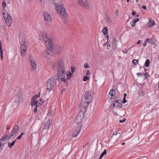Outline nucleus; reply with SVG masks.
I'll return each mask as SVG.
<instances>
[{"mask_svg":"<svg viewBox=\"0 0 159 159\" xmlns=\"http://www.w3.org/2000/svg\"><path fill=\"white\" fill-rule=\"evenodd\" d=\"M65 89H63L62 91H61V93H62L63 92H64L65 91Z\"/></svg>","mask_w":159,"mask_h":159,"instance_id":"bf43d9fd","label":"nucleus"},{"mask_svg":"<svg viewBox=\"0 0 159 159\" xmlns=\"http://www.w3.org/2000/svg\"><path fill=\"white\" fill-rule=\"evenodd\" d=\"M105 37H106L107 38V41H108L109 40V36L108 35V34L105 35Z\"/></svg>","mask_w":159,"mask_h":159,"instance_id":"8fccbe9b","label":"nucleus"},{"mask_svg":"<svg viewBox=\"0 0 159 159\" xmlns=\"http://www.w3.org/2000/svg\"><path fill=\"white\" fill-rule=\"evenodd\" d=\"M115 14L116 16H117L119 14V11L118 10H116L115 11Z\"/></svg>","mask_w":159,"mask_h":159,"instance_id":"37998d69","label":"nucleus"},{"mask_svg":"<svg viewBox=\"0 0 159 159\" xmlns=\"http://www.w3.org/2000/svg\"><path fill=\"white\" fill-rule=\"evenodd\" d=\"M117 43L116 39L115 37H113L112 39V43L113 44H116Z\"/></svg>","mask_w":159,"mask_h":159,"instance_id":"f704fd0d","label":"nucleus"},{"mask_svg":"<svg viewBox=\"0 0 159 159\" xmlns=\"http://www.w3.org/2000/svg\"><path fill=\"white\" fill-rule=\"evenodd\" d=\"M104 154L102 153L101 154V156H100V157H99V159H102V157H103V156H104Z\"/></svg>","mask_w":159,"mask_h":159,"instance_id":"de8ad7c7","label":"nucleus"},{"mask_svg":"<svg viewBox=\"0 0 159 159\" xmlns=\"http://www.w3.org/2000/svg\"><path fill=\"white\" fill-rule=\"evenodd\" d=\"M127 95V94L126 93H125L124 94V98H125L126 96Z\"/></svg>","mask_w":159,"mask_h":159,"instance_id":"680f3d73","label":"nucleus"},{"mask_svg":"<svg viewBox=\"0 0 159 159\" xmlns=\"http://www.w3.org/2000/svg\"><path fill=\"white\" fill-rule=\"evenodd\" d=\"M13 100L16 105H18L22 101V95L20 93L18 94L13 97Z\"/></svg>","mask_w":159,"mask_h":159,"instance_id":"ddd939ff","label":"nucleus"},{"mask_svg":"<svg viewBox=\"0 0 159 159\" xmlns=\"http://www.w3.org/2000/svg\"><path fill=\"white\" fill-rule=\"evenodd\" d=\"M57 75L59 78H61V80L65 83H67V81L65 77L66 75V71L65 69V64L62 60L58 61L57 65Z\"/></svg>","mask_w":159,"mask_h":159,"instance_id":"f257e3e1","label":"nucleus"},{"mask_svg":"<svg viewBox=\"0 0 159 159\" xmlns=\"http://www.w3.org/2000/svg\"><path fill=\"white\" fill-rule=\"evenodd\" d=\"M132 62L134 65H137L138 63V60L136 59H134L133 60Z\"/></svg>","mask_w":159,"mask_h":159,"instance_id":"c9c22d12","label":"nucleus"},{"mask_svg":"<svg viewBox=\"0 0 159 159\" xmlns=\"http://www.w3.org/2000/svg\"><path fill=\"white\" fill-rule=\"evenodd\" d=\"M46 46L47 48L43 52L42 55L45 57H48L51 53V51L52 50V44L51 43V45L47 44Z\"/></svg>","mask_w":159,"mask_h":159,"instance_id":"6e6552de","label":"nucleus"},{"mask_svg":"<svg viewBox=\"0 0 159 159\" xmlns=\"http://www.w3.org/2000/svg\"><path fill=\"white\" fill-rule=\"evenodd\" d=\"M29 62L30 65L31 70H32L35 69L37 67L36 64L35 60L31 56L29 57Z\"/></svg>","mask_w":159,"mask_h":159,"instance_id":"f8f14e48","label":"nucleus"},{"mask_svg":"<svg viewBox=\"0 0 159 159\" xmlns=\"http://www.w3.org/2000/svg\"><path fill=\"white\" fill-rule=\"evenodd\" d=\"M66 76L68 80H70L72 75L73 74L71 73L70 70H68L67 71Z\"/></svg>","mask_w":159,"mask_h":159,"instance_id":"5701e85b","label":"nucleus"},{"mask_svg":"<svg viewBox=\"0 0 159 159\" xmlns=\"http://www.w3.org/2000/svg\"><path fill=\"white\" fill-rule=\"evenodd\" d=\"M37 104H38V100H36V96H34L32 99L30 105L32 107H33V106H36Z\"/></svg>","mask_w":159,"mask_h":159,"instance_id":"aec40b11","label":"nucleus"},{"mask_svg":"<svg viewBox=\"0 0 159 159\" xmlns=\"http://www.w3.org/2000/svg\"><path fill=\"white\" fill-rule=\"evenodd\" d=\"M119 133L117 132V131H116V132H114L113 133V135H117V134H118Z\"/></svg>","mask_w":159,"mask_h":159,"instance_id":"3c124183","label":"nucleus"},{"mask_svg":"<svg viewBox=\"0 0 159 159\" xmlns=\"http://www.w3.org/2000/svg\"><path fill=\"white\" fill-rule=\"evenodd\" d=\"M39 39L45 42L46 45L50 44L52 43V41L48 38L47 33L45 31H42L40 32L39 35Z\"/></svg>","mask_w":159,"mask_h":159,"instance_id":"20e7f679","label":"nucleus"},{"mask_svg":"<svg viewBox=\"0 0 159 159\" xmlns=\"http://www.w3.org/2000/svg\"><path fill=\"white\" fill-rule=\"evenodd\" d=\"M136 14V13H135V11H133V12L132 13V15H135V14Z\"/></svg>","mask_w":159,"mask_h":159,"instance_id":"13d9d810","label":"nucleus"},{"mask_svg":"<svg viewBox=\"0 0 159 159\" xmlns=\"http://www.w3.org/2000/svg\"><path fill=\"white\" fill-rule=\"evenodd\" d=\"M6 138L3 137H2L0 140V144L4 145L6 143Z\"/></svg>","mask_w":159,"mask_h":159,"instance_id":"b1692460","label":"nucleus"},{"mask_svg":"<svg viewBox=\"0 0 159 159\" xmlns=\"http://www.w3.org/2000/svg\"><path fill=\"white\" fill-rule=\"evenodd\" d=\"M81 128V127L80 126H78L75 127L72 134L73 137H75L77 135L80 130Z\"/></svg>","mask_w":159,"mask_h":159,"instance_id":"dca6fc26","label":"nucleus"},{"mask_svg":"<svg viewBox=\"0 0 159 159\" xmlns=\"http://www.w3.org/2000/svg\"><path fill=\"white\" fill-rule=\"evenodd\" d=\"M102 153L104 154V155H105L106 154V153H107V151H106V150L105 149V150H104L103 152H102Z\"/></svg>","mask_w":159,"mask_h":159,"instance_id":"603ef678","label":"nucleus"},{"mask_svg":"<svg viewBox=\"0 0 159 159\" xmlns=\"http://www.w3.org/2000/svg\"><path fill=\"white\" fill-rule=\"evenodd\" d=\"M136 23V21H135V20H134L132 21H131L130 24L131 26L133 27H134L135 25V24Z\"/></svg>","mask_w":159,"mask_h":159,"instance_id":"72a5a7b5","label":"nucleus"},{"mask_svg":"<svg viewBox=\"0 0 159 159\" xmlns=\"http://www.w3.org/2000/svg\"><path fill=\"white\" fill-rule=\"evenodd\" d=\"M146 42L148 43L153 44V40L152 39H146Z\"/></svg>","mask_w":159,"mask_h":159,"instance_id":"c85d7f7f","label":"nucleus"},{"mask_svg":"<svg viewBox=\"0 0 159 159\" xmlns=\"http://www.w3.org/2000/svg\"><path fill=\"white\" fill-rule=\"evenodd\" d=\"M127 102V101L125 99V98H124V99L122 101V102L123 103H125Z\"/></svg>","mask_w":159,"mask_h":159,"instance_id":"a18cd8bd","label":"nucleus"},{"mask_svg":"<svg viewBox=\"0 0 159 159\" xmlns=\"http://www.w3.org/2000/svg\"><path fill=\"white\" fill-rule=\"evenodd\" d=\"M53 52L56 55H59L61 51V46L58 44H55L52 45V50Z\"/></svg>","mask_w":159,"mask_h":159,"instance_id":"9d476101","label":"nucleus"},{"mask_svg":"<svg viewBox=\"0 0 159 159\" xmlns=\"http://www.w3.org/2000/svg\"><path fill=\"white\" fill-rule=\"evenodd\" d=\"M2 149H1V148H0V153H1V151H2Z\"/></svg>","mask_w":159,"mask_h":159,"instance_id":"0e129e2a","label":"nucleus"},{"mask_svg":"<svg viewBox=\"0 0 159 159\" xmlns=\"http://www.w3.org/2000/svg\"><path fill=\"white\" fill-rule=\"evenodd\" d=\"M102 32L104 35L108 34V29L107 27L105 26L102 30Z\"/></svg>","mask_w":159,"mask_h":159,"instance_id":"393cba45","label":"nucleus"},{"mask_svg":"<svg viewBox=\"0 0 159 159\" xmlns=\"http://www.w3.org/2000/svg\"><path fill=\"white\" fill-rule=\"evenodd\" d=\"M137 75L138 76H141V74L140 73H137Z\"/></svg>","mask_w":159,"mask_h":159,"instance_id":"5fc2aeb1","label":"nucleus"},{"mask_svg":"<svg viewBox=\"0 0 159 159\" xmlns=\"http://www.w3.org/2000/svg\"><path fill=\"white\" fill-rule=\"evenodd\" d=\"M125 144V143H122V145H124Z\"/></svg>","mask_w":159,"mask_h":159,"instance_id":"69168bd1","label":"nucleus"},{"mask_svg":"<svg viewBox=\"0 0 159 159\" xmlns=\"http://www.w3.org/2000/svg\"><path fill=\"white\" fill-rule=\"evenodd\" d=\"M25 134V132H22L21 133L20 135L19 136L16 138L17 139H20L22 137L23 135H24Z\"/></svg>","mask_w":159,"mask_h":159,"instance_id":"473e14b6","label":"nucleus"},{"mask_svg":"<svg viewBox=\"0 0 159 159\" xmlns=\"http://www.w3.org/2000/svg\"><path fill=\"white\" fill-rule=\"evenodd\" d=\"M147 44L146 42H144L143 43V45L144 46H146L147 45Z\"/></svg>","mask_w":159,"mask_h":159,"instance_id":"864d4df0","label":"nucleus"},{"mask_svg":"<svg viewBox=\"0 0 159 159\" xmlns=\"http://www.w3.org/2000/svg\"><path fill=\"white\" fill-rule=\"evenodd\" d=\"M113 106L116 107L120 108L122 106V104L118 102L117 100H115L114 102Z\"/></svg>","mask_w":159,"mask_h":159,"instance_id":"412c9836","label":"nucleus"},{"mask_svg":"<svg viewBox=\"0 0 159 159\" xmlns=\"http://www.w3.org/2000/svg\"><path fill=\"white\" fill-rule=\"evenodd\" d=\"M54 5L55 6V8L57 14L63 19L66 20L67 18V15L63 3L62 2L54 3Z\"/></svg>","mask_w":159,"mask_h":159,"instance_id":"f03ea898","label":"nucleus"},{"mask_svg":"<svg viewBox=\"0 0 159 159\" xmlns=\"http://www.w3.org/2000/svg\"><path fill=\"white\" fill-rule=\"evenodd\" d=\"M44 19L45 22L47 23L51 21V17L50 14L48 12L45 11L44 12Z\"/></svg>","mask_w":159,"mask_h":159,"instance_id":"2eb2a0df","label":"nucleus"},{"mask_svg":"<svg viewBox=\"0 0 159 159\" xmlns=\"http://www.w3.org/2000/svg\"><path fill=\"white\" fill-rule=\"evenodd\" d=\"M115 94V91L113 89H111L109 93L108 94V98L110 99H112L114 97Z\"/></svg>","mask_w":159,"mask_h":159,"instance_id":"6ab92c4d","label":"nucleus"},{"mask_svg":"<svg viewBox=\"0 0 159 159\" xmlns=\"http://www.w3.org/2000/svg\"><path fill=\"white\" fill-rule=\"evenodd\" d=\"M2 7H3V11H4V10H5V7L6 6H7V5H6V2L4 1V0L3 1V2H2Z\"/></svg>","mask_w":159,"mask_h":159,"instance_id":"7c9ffc66","label":"nucleus"},{"mask_svg":"<svg viewBox=\"0 0 159 159\" xmlns=\"http://www.w3.org/2000/svg\"><path fill=\"white\" fill-rule=\"evenodd\" d=\"M52 123V120L51 119H49L46 122L45 124L44 129H48L50 127Z\"/></svg>","mask_w":159,"mask_h":159,"instance_id":"f3484780","label":"nucleus"},{"mask_svg":"<svg viewBox=\"0 0 159 159\" xmlns=\"http://www.w3.org/2000/svg\"><path fill=\"white\" fill-rule=\"evenodd\" d=\"M43 102L42 99H40L39 102H38V104H37V106H39L41 104H42Z\"/></svg>","mask_w":159,"mask_h":159,"instance_id":"2f4dec72","label":"nucleus"},{"mask_svg":"<svg viewBox=\"0 0 159 159\" xmlns=\"http://www.w3.org/2000/svg\"><path fill=\"white\" fill-rule=\"evenodd\" d=\"M1 27H2V29H4V26H2Z\"/></svg>","mask_w":159,"mask_h":159,"instance_id":"338daca9","label":"nucleus"},{"mask_svg":"<svg viewBox=\"0 0 159 159\" xmlns=\"http://www.w3.org/2000/svg\"><path fill=\"white\" fill-rule=\"evenodd\" d=\"M134 20H135V21H136V22L138 21H139V20L138 18H136Z\"/></svg>","mask_w":159,"mask_h":159,"instance_id":"09e8293b","label":"nucleus"},{"mask_svg":"<svg viewBox=\"0 0 159 159\" xmlns=\"http://www.w3.org/2000/svg\"><path fill=\"white\" fill-rule=\"evenodd\" d=\"M6 129H9V127L8 125H7L6 127Z\"/></svg>","mask_w":159,"mask_h":159,"instance_id":"e2e57ef3","label":"nucleus"},{"mask_svg":"<svg viewBox=\"0 0 159 159\" xmlns=\"http://www.w3.org/2000/svg\"><path fill=\"white\" fill-rule=\"evenodd\" d=\"M38 107V106H36V107H35V109H34V113H35V112H37V107Z\"/></svg>","mask_w":159,"mask_h":159,"instance_id":"49530a36","label":"nucleus"},{"mask_svg":"<svg viewBox=\"0 0 159 159\" xmlns=\"http://www.w3.org/2000/svg\"><path fill=\"white\" fill-rule=\"evenodd\" d=\"M52 111L51 110H49L47 113V116H50L52 115Z\"/></svg>","mask_w":159,"mask_h":159,"instance_id":"4c0bfd02","label":"nucleus"},{"mask_svg":"<svg viewBox=\"0 0 159 159\" xmlns=\"http://www.w3.org/2000/svg\"><path fill=\"white\" fill-rule=\"evenodd\" d=\"M126 120V119L125 118L123 119L122 120H119V122L121 123H123Z\"/></svg>","mask_w":159,"mask_h":159,"instance_id":"a19ab883","label":"nucleus"},{"mask_svg":"<svg viewBox=\"0 0 159 159\" xmlns=\"http://www.w3.org/2000/svg\"><path fill=\"white\" fill-rule=\"evenodd\" d=\"M89 78V77H88L86 76H84V77L83 80L84 81H85L87 80H88V79Z\"/></svg>","mask_w":159,"mask_h":159,"instance_id":"58836bf2","label":"nucleus"},{"mask_svg":"<svg viewBox=\"0 0 159 159\" xmlns=\"http://www.w3.org/2000/svg\"><path fill=\"white\" fill-rule=\"evenodd\" d=\"M19 129V127L18 125H15L12 131L10 134V136L12 137L16 134L17 132Z\"/></svg>","mask_w":159,"mask_h":159,"instance_id":"a211bd4d","label":"nucleus"},{"mask_svg":"<svg viewBox=\"0 0 159 159\" xmlns=\"http://www.w3.org/2000/svg\"><path fill=\"white\" fill-rule=\"evenodd\" d=\"M140 41H141V40H139V41H138V42H137V44H139L140 43Z\"/></svg>","mask_w":159,"mask_h":159,"instance_id":"052dcab7","label":"nucleus"},{"mask_svg":"<svg viewBox=\"0 0 159 159\" xmlns=\"http://www.w3.org/2000/svg\"><path fill=\"white\" fill-rule=\"evenodd\" d=\"M89 104L82 102L79 105V107H81L80 112L79 113H82L83 116H84V114L86 111Z\"/></svg>","mask_w":159,"mask_h":159,"instance_id":"9b49d317","label":"nucleus"},{"mask_svg":"<svg viewBox=\"0 0 159 159\" xmlns=\"http://www.w3.org/2000/svg\"><path fill=\"white\" fill-rule=\"evenodd\" d=\"M142 8H143V9H147V7H146L145 6H144V5H143L142 7Z\"/></svg>","mask_w":159,"mask_h":159,"instance_id":"4d7b16f0","label":"nucleus"},{"mask_svg":"<svg viewBox=\"0 0 159 159\" xmlns=\"http://www.w3.org/2000/svg\"><path fill=\"white\" fill-rule=\"evenodd\" d=\"M118 139H117L116 141L114 142V143H115L117 140Z\"/></svg>","mask_w":159,"mask_h":159,"instance_id":"774afa93","label":"nucleus"},{"mask_svg":"<svg viewBox=\"0 0 159 159\" xmlns=\"http://www.w3.org/2000/svg\"><path fill=\"white\" fill-rule=\"evenodd\" d=\"M106 22L108 23H111L112 22V20L110 17L107 16L106 18Z\"/></svg>","mask_w":159,"mask_h":159,"instance_id":"a878e982","label":"nucleus"},{"mask_svg":"<svg viewBox=\"0 0 159 159\" xmlns=\"http://www.w3.org/2000/svg\"><path fill=\"white\" fill-rule=\"evenodd\" d=\"M56 83V80L53 78L48 80L46 82L47 90L51 91L53 88Z\"/></svg>","mask_w":159,"mask_h":159,"instance_id":"39448f33","label":"nucleus"},{"mask_svg":"<svg viewBox=\"0 0 159 159\" xmlns=\"http://www.w3.org/2000/svg\"><path fill=\"white\" fill-rule=\"evenodd\" d=\"M70 69L71 70V71L72 72V73L73 74V73H74L75 71V68L71 66L70 68Z\"/></svg>","mask_w":159,"mask_h":159,"instance_id":"ea45409f","label":"nucleus"},{"mask_svg":"<svg viewBox=\"0 0 159 159\" xmlns=\"http://www.w3.org/2000/svg\"><path fill=\"white\" fill-rule=\"evenodd\" d=\"M0 49V56H1V59L2 60L3 59V51L2 50L1 42Z\"/></svg>","mask_w":159,"mask_h":159,"instance_id":"cd10ccee","label":"nucleus"},{"mask_svg":"<svg viewBox=\"0 0 159 159\" xmlns=\"http://www.w3.org/2000/svg\"><path fill=\"white\" fill-rule=\"evenodd\" d=\"M90 74V71L89 70H88L87 71L86 75H89Z\"/></svg>","mask_w":159,"mask_h":159,"instance_id":"c03bdc74","label":"nucleus"},{"mask_svg":"<svg viewBox=\"0 0 159 159\" xmlns=\"http://www.w3.org/2000/svg\"><path fill=\"white\" fill-rule=\"evenodd\" d=\"M77 3L86 9L89 8V4L87 0H79L77 2Z\"/></svg>","mask_w":159,"mask_h":159,"instance_id":"1a4fd4ad","label":"nucleus"},{"mask_svg":"<svg viewBox=\"0 0 159 159\" xmlns=\"http://www.w3.org/2000/svg\"><path fill=\"white\" fill-rule=\"evenodd\" d=\"M4 145H2L0 144V148H1V149H2L3 147V146Z\"/></svg>","mask_w":159,"mask_h":159,"instance_id":"6e6d98bb","label":"nucleus"},{"mask_svg":"<svg viewBox=\"0 0 159 159\" xmlns=\"http://www.w3.org/2000/svg\"><path fill=\"white\" fill-rule=\"evenodd\" d=\"M19 41L21 45L20 53L22 57H24L25 54L27 49V45L25 43V39L23 34H19Z\"/></svg>","mask_w":159,"mask_h":159,"instance_id":"7ed1b4c3","label":"nucleus"},{"mask_svg":"<svg viewBox=\"0 0 159 159\" xmlns=\"http://www.w3.org/2000/svg\"><path fill=\"white\" fill-rule=\"evenodd\" d=\"M3 16L8 27H9L12 22V19L9 13L5 10L3 11Z\"/></svg>","mask_w":159,"mask_h":159,"instance_id":"423d86ee","label":"nucleus"},{"mask_svg":"<svg viewBox=\"0 0 159 159\" xmlns=\"http://www.w3.org/2000/svg\"><path fill=\"white\" fill-rule=\"evenodd\" d=\"M84 116L82 113H79L75 118V121L77 124L81 123L84 119Z\"/></svg>","mask_w":159,"mask_h":159,"instance_id":"4468645a","label":"nucleus"},{"mask_svg":"<svg viewBox=\"0 0 159 159\" xmlns=\"http://www.w3.org/2000/svg\"><path fill=\"white\" fill-rule=\"evenodd\" d=\"M40 92L37 95H35V96H36V100H37V98H38L40 96Z\"/></svg>","mask_w":159,"mask_h":159,"instance_id":"79ce46f5","label":"nucleus"},{"mask_svg":"<svg viewBox=\"0 0 159 159\" xmlns=\"http://www.w3.org/2000/svg\"><path fill=\"white\" fill-rule=\"evenodd\" d=\"M93 97V92L91 91L88 90L86 91L85 94V100L83 102L89 104Z\"/></svg>","mask_w":159,"mask_h":159,"instance_id":"0eeeda50","label":"nucleus"},{"mask_svg":"<svg viewBox=\"0 0 159 159\" xmlns=\"http://www.w3.org/2000/svg\"><path fill=\"white\" fill-rule=\"evenodd\" d=\"M16 140L14 141L12 143H8V147L9 148H11L14 144Z\"/></svg>","mask_w":159,"mask_h":159,"instance_id":"bb28decb","label":"nucleus"},{"mask_svg":"<svg viewBox=\"0 0 159 159\" xmlns=\"http://www.w3.org/2000/svg\"><path fill=\"white\" fill-rule=\"evenodd\" d=\"M84 67L85 68H87L89 67V65L87 63H84Z\"/></svg>","mask_w":159,"mask_h":159,"instance_id":"e433bc0d","label":"nucleus"},{"mask_svg":"<svg viewBox=\"0 0 159 159\" xmlns=\"http://www.w3.org/2000/svg\"><path fill=\"white\" fill-rule=\"evenodd\" d=\"M155 25V23L154 20H153L151 19H149V23H148V25L149 27H151Z\"/></svg>","mask_w":159,"mask_h":159,"instance_id":"4be33fe9","label":"nucleus"},{"mask_svg":"<svg viewBox=\"0 0 159 159\" xmlns=\"http://www.w3.org/2000/svg\"><path fill=\"white\" fill-rule=\"evenodd\" d=\"M150 60L149 59H147L146 61L145 65L146 67H148L149 66L150 63Z\"/></svg>","mask_w":159,"mask_h":159,"instance_id":"c756f323","label":"nucleus"}]
</instances>
